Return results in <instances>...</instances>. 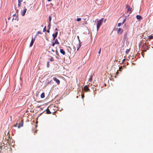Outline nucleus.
<instances>
[{"instance_id":"obj_1","label":"nucleus","mask_w":153,"mask_h":153,"mask_svg":"<svg viewBox=\"0 0 153 153\" xmlns=\"http://www.w3.org/2000/svg\"><path fill=\"white\" fill-rule=\"evenodd\" d=\"M103 18H102L99 20H98L97 19L95 21V23L97 25V29L98 30L100 27V26L102 25V24L103 21Z\"/></svg>"},{"instance_id":"obj_2","label":"nucleus","mask_w":153,"mask_h":153,"mask_svg":"<svg viewBox=\"0 0 153 153\" xmlns=\"http://www.w3.org/2000/svg\"><path fill=\"white\" fill-rule=\"evenodd\" d=\"M142 49H143V52H146L147 50L149 49L148 46L146 45V43L143 46Z\"/></svg>"},{"instance_id":"obj_3","label":"nucleus","mask_w":153,"mask_h":153,"mask_svg":"<svg viewBox=\"0 0 153 153\" xmlns=\"http://www.w3.org/2000/svg\"><path fill=\"white\" fill-rule=\"evenodd\" d=\"M126 8H127V11L128 12H129V13H131L132 11V8L131 7H130L127 4L126 6Z\"/></svg>"},{"instance_id":"obj_4","label":"nucleus","mask_w":153,"mask_h":153,"mask_svg":"<svg viewBox=\"0 0 153 153\" xmlns=\"http://www.w3.org/2000/svg\"><path fill=\"white\" fill-rule=\"evenodd\" d=\"M24 8V9L21 12V14L22 16H24L25 15V13L27 10L25 7Z\"/></svg>"},{"instance_id":"obj_5","label":"nucleus","mask_w":153,"mask_h":153,"mask_svg":"<svg viewBox=\"0 0 153 153\" xmlns=\"http://www.w3.org/2000/svg\"><path fill=\"white\" fill-rule=\"evenodd\" d=\"M18 16L16 14H14L13 16V18L12 19V21H13V20H18Z\"/></svg>"},{"instance_id":"obj_6","label":"nucleus","mask_w":153,"mask_h":153,"mask_svg":"<svg viewBox=\"0 0 153 153\" xmlns=\"http://www.w3.org/2000/svg\"><path fill=\"white\" fill-rule=\"evenodd\" d=\"M53 80L55 81V82L56 83H57L58 84H60V81L58 79H57L56 78L53 77Z\"/></svg>"},{"instance_id":"obj_7","label":"nucleus","mask_w":153,"mask_h":153,"mask_svg":"<svg viewBox=\"0 0 153 153\" xmlns=\"http://www.w3.org/2000/svg\"><path fill=\"white\" fill-rule=\"evenodd\" d=\"M84 90L85 92L89 91L90 90L87 85H85L84 88Z\"/></svg>"},{"instance_id":"obj_8","label":"nucleus","mask_w":153,"mask_h":153,"mask_svg":"<svg viewBox=\"0 0 153 153\" xmlns=\"http://www.w3.org/2000/svg\"><path fill=\"white\" fill-rule=\"evenodd\" d=\"M58 34V32H56L54 34H53L52 36L53 37V39L54 40L55 38L56 37Z\"/></svg>"},{"instance_id":"obj_9","label":"nucleus","mask_w":153,"mask_h":153,"mask_svg":"<svg viewBox=\"0 0 153 153\" xmlns=\"http://www.w3.org/2000/svg\"><path fill=\"white\" fill-rule=\"evenodd\" d=\"M23 126V121H21V122L18 124V128H20L21 127Z\"/></svg>"},{"instance_id":"obj_10","label":"nucleus","mask_w":153,"mask_h":153,"mask_svg":"<svg viewBox=\"0 0 153 153\" xmlns=\"http://www.w3.org/2000/svg\"><path fill=\"white\" fill-rule=\"evenodd\" d=\"M123 32V30L121 28H119L117 30L118 34H121Z\"/></svg>"},{"instance_id":"obj_11","label":"nucleus","mask_w":153,"mask_h":153,"mask_svg":"<svg viewBox=\"0 0 153 153\" xmlns=\"http://www.w3.org/2000/svg\"><path fill=\"white\" fill-rule=\"evenodd\" d=\"M126 19H124L122 23H120L118 24L117 26L119 27H120L121 25H123L125 22Z\"/></svg>"},{"instance_id":"obj_12","label":"nucleus","mask_w":153,"mask_h":153,"mask_svg":"<svg viewBox=\"0 0 153 153\" xmlns=\"http://www.w3.org/2000/svg\"><path fill=\"white\" fill-rule=\"evenodd\" d=\"M35 40V39L34 38V39H32L31 40V42L30 43V47H31L33 45L34 42Z\"/></svg>"},{"instance_id":"obj_13","label":"nucleus","mask_w":153,"mask_h":153,"mask_svg":"<svg viewBox=\"0 0 153 153\" xmlns=\"http://www.w3.org/2000/svg\"><path fill=\"white\" fill-rule=\"evenodd\" d=\"M136 18L137 19L141 20L143 18L141 16L137 15L136 16Z\"/></svg>"},{"instance_id":"obj_14","label":"nucleus","mask_w":153,"mask_h":153,"mask_svg":"<svg viewBox=\"0 0 153 153\" xmlns=\"http://www.w3.org/2000/svg\"><path fill=\"white\" fill-rule=\"evenodd\" d=\"M81 46V44L80 43H79L78 45H76L77 51H78L79 49Z\"/></svg>"},{"instance_id":"obj_15","label":"nucleus","mask_w":153,"mask_h":153,"mask_svg":"<svg viewBox=\"0 0 153 153\" xmlns=\"http://www.w3.org/2000/svg\"><path fill=\"white\" fill-rule=\"evenodd\" d=\"M60 53H62L63 55L65 54V52L63 49H60Z\"/></svg>"},{"instance_id":"obj_16","label":"nucleus","mask_w":153,"mask_h":153,"mask_svg":"<svg viewBox=\"0 0 153 153\" xmlns=\"http://www.w3.org/2000/svg\"><path fill=\"white\" fill-rule=\"evenodd\" d=\"M46 113L47 114H51V112L50 111V110L48 108H47L46 109Z\"/></svg>"},{"instance_id":"obj_17","label":"nucleus","mask_w":153,"mask_h":153,"mask_svg":"<svg viewBox=\"0 0 153 153\" xmlns=\"http://www.w3.org/2000/svg\"><path fill=\"white\" fill-rule=\"evenodd\" d=\"M127 35V33H126L124 36V39L125 40H127L128 39Z\"/></svg>"},{"instance_id":"obj_18","label":"nucleus","mask_w":153,"mask_h":153,"mask_svg":"<svg viewBox=\"0 0 153 153\" xmlns=\"http://www.w3.org/2000/svg\"><path fill=\"white\" fill-rule=\"evenodd\" d=\"M40 97L41 98H44L45 97V93L44 92L42 93Z\"/></svg>"},{"instance_id":"obj_19","label":"nucleus","mask_w":153,"mask_h":153,"mask_svg":"<svg viewBox=\"0 0 153 153\" xmlns=\"http://www.w3.org/2000/svg\"><path fill=\"white\" fill-rule=\"evenodd\" d=\"M148 39H153V36L152 35H149L148 36Z\"/></svg>"},{"instance_id":"obj_20","label":"nucleus","mask_w":153,"mask_h":153,"mask_svg":"<svg viewBox=\"0 0 153 153\" xmlns=\"http://www.w3.org/2000/svg\"><path fill=\"white\" fill-rule=\"evenodd\" d=\"M56 44H59V42H58V39H56L55 40V42H54Z\"/></svg>"},{"instance_id":"obj_21","label":"nucleus","mask_w":153,"mask_h":153,"mask_svg":"<svg viewBox=\"0 0 153 153\" xmlns=\"http://www.w3.org/2000/svg\"><path fill=\"white\" fill-rule=\"evenodd\" d=\"M52 19V17L51 16H49V22L50 23H51V22Z\"/></svg>"},{"instance_id":"obj_22","label":"nucleus","mask_w":153,"mask_h":153,"mask_svg":"<svg viewBox=\"0 0 153 153\" xmlns=\"http://www.w3.org/2000/svg\"><path fill=\"white\" fill-rule=\"evenodd\" d=\"M42 33L40 31H38L37 32V33H36V35H38V34H42Z\"/></svg>"},{"instance_id":"obj_23","label":"nucleus","mask_w":153,"mask_h":153,"mask_svg":"<svg viewBox=\"0 0 153 153\" xmlns=\"http://www.w3.org/2000/svg\"><path fill=\"white\" fill-rule=\"evenodd\" d=\"M123 67L122 66L120 67L119 68V71H121V70L122 69H123Z\"/></svg>"},{"instance_id":"obj_24","label":"nucleus","mask_w":153,"mask_h":153,"mask_svg":"<svg viewBox=\"0 0 153 153\" xmlns=\"http://www.w3.org/2000/svg\"><path fill=\"white\" fill-rule=\"evenodd\" d=\"M50 60L51 61H53L54 60L53 59V58L52 57H51L50 59Z\"/></svg>"},{"instance_id":"obj_25","label":"nucleus","mask_w":153,"mask_h":153,"mask_svg":"<svg viewBox=\"0 0 153 153\" xmlns=\"http://www.w3.org/2000/svg\"><path fill=\"white\" fill-rule=\"evenodd\" d=\"M92 80V76L90 77L89 79V81H91Z\"/></svg>"},{"instance_id":"obj_26","label":"nucleus","mask_w":153,"mask_h":153,"mask_svg":"<svg viewBox=\"0 0 153 153\" xmlns=\"http://www.w3.org/2000/svg\"><path fill=\"white\" fill-rule=\"evenodd\" d=\"M46 26H45V27H44L43 30V31L44 32H45V31H46Z\"/></svg>"},{"instance_id":"obj_27","label":"nucleus","mask_w":153,"mask_h":153,"mask_svg":"<svg viewBox=\"0 0 153 153\" xmlns=\"http://www.w3.org/2000/svg\"><path fill=\"white\" fill-rule=\"evenodd\" d=\"M81 20V19L80 18H78L77 19V21L78 22H79Z\"/></svg>"},{"instance_id":"obj_28","label":"nucleus","mask_w":153,"mask_h":153,"mask_svg":"<svg viewBox=\"0 0 153 153\" xmlns=\"http://www.w3.org/2000/svg\"><path fill=\"white\" fill-rule=\"evenodd\" d=\"M82 94H81L82 98V99H83L84 97V94H82Z\"/></svg>"},{"instance_id":"obj_29","label":"nucleus","mask_w":153,"mask_h":153,"mask_svg":"<svg viewBox=\"0 0 153 153\" xmlns=\"http://www.w3.org/2000/svg\"><path fill=\"white\" fill-rule=\"evenodd\" d=\"M47 67L48 68L49 67V62L48 61L47 62Z\"/></svg>"},{"instance_id":"obj_30","label":"nucleus","mask_w":153,"mask_h":153,"mask_svg":"<svg viewBox=\"0 0 153 153\" xmlns=\"http://www.w3.org/2000/svg\"><path fill=\"white\" fill-rule=\"evenodd\" d=\"M48 27L49 28V29H50L51 28V23H49V24L48 26Z\"/></svg>"},{"instance_id":"obj_31","label":"nucleus","mask_w":153,"mask_h":153,"mask_svg":"<svg viewBox=\"0 0 153 153\" xmlns=\"http://www.w3.org/2000/svg\"><path fill=\"white\" fill-rule=\"evenodd\" d=\"M129 51V50L128 49L126 50V53H128V52Z\"/></svg>"},{"instance_id":"obj_32","label":"nucleus","mask_w":153,"mask_h":153,"mask_svg":"<svg viewBox=\"0 0 153 153\" xmlns=\"http://www.w3.org/2000/svg\"><path fill=\"white\" fill-rule=\"evenodd\" d=\"M18 2L19 3H21L23 1L22 0H18Z\"/></svg>"},{"instance_id":"obj_33","label":"nucleus","mask_w":153,"mask_h":153,"mask_svg":"<svg viewBox=\"0 0 153 153\" xmlns=\"http://www.w3.org/2000/svg\"><path fill=\"white\" fill-rule=\"evenodd\" d=\"M101 48H100V50H99V51H98V53L99 54H100V52H101Z\"/></svg>"},{"instance_id":"obj_34","label":"nucleus","mask_w":153,"mask_h":153,"mask_svg":"<svg viewBox=\"0 0 153 153\" xmlns=\"http://www.w3.org/2000/svg\"><path fill=\"white\" fill-rule=\"evenodd\" d=\"M21 5V3H19L18 4V7H20Z\"/></svg>"},{"instance_id":"obj_35","label":"nucleus","mask_w":153,"mask_h":153,"mask_svg":"<svg viewBox=\"0 0 153 153\" xmlns=\"http://www.w3.org/2000/svg\"><path fill=\"white\" fill-rule=\"evenodd\" d=\"M82 19H83L84 21L88 20V19H87L86 18H82Z\"/></svg>"},{"instance_id":"obj_36","label":"nucleus","mask_w":153,"mask_h":153,"mask_svg":"<svg viewBox=\"0 0 153 153\" xmlns=\"http://www.w3.org/2000/svg\"><path fill=\"white\" fill-rule=\"evenodd\" d=\"M55 44H56L54 42H53L52 43V46L53 47H54Z\"/></svg>"},{"instance_id":"obj_37","label":"nucleus","mask_w":153,"mask_h":153,"mask_svg":"<svg viewBox=\"0 0 153 153\" xmlns=\"http://www.w3.org/2000/svg\"><path fill=\"white\" fill-rule=\"evenodd\" d=\"M93 88L94 91H96V88H95L94 87H93Z\"/></svg>"},{"instance_id":"obj_38","label":"nucleus","mask_w":153,"mask_h":153,"mask_svg":"<svg viewBox=\"0 0 153 153\" xmlns=\"http://www.w3.org/2000/svg\"><path fill=\"white\" fill-rule=\"evenodd\" d=\"M118 74V71H117L116 72V75H117Z\"/></svg>"},{"instance_id":"obj_39","label":"nucleus","mask_w":153,"mask_h":153,"mask_svg":"<svg viewBox=\"0 0 153 153\" xmlns=\"http://www.w3.org/2000/svg\"><path fill=\"white\" fill-rule=\"evenodd\" d=\"M141 54L143 57H144V55L143 54V53L142 52L141 53Z\"/></svg>"},{"instance_id":"obj_40","label":"nucleus","mask_w":153,"mask_h":153,"mask_svg":"<svg viewBox=\"0 0 153 153\" xmlns=\"http://www.w3.org/2000/svg\"><path fill=\"white\" fill-rule=\"evenodd\" d=\"M47 32H48V33H49L50 32V31L49 30H48L47 31Z\"/></svg>"},{"instance_id":"obj_41","label":"nucleus","mask_w":153,"mask_h":153,"mask_svg":"<svg viewBox=\"0 0 153 153\" xmlns=\"http://www.w3.org/2000/svg\"><path fill=\"white\" fill-rule=\"evenodd\" d=\"M87 24V22H85V23H84V24Z\"/></svg>"},{"instance_id":"obj_42","label":"nucleus","mask_w":153,"mask_h":153,"mask_svg":"<svg viewBox=\"0 0 153 153\" xmlns=\"http://www.w3.org/2000/svg\"><path fill=\"white\" fill-rule=\"evenodd\" d=\"M125 59H124L123 60V62H124L125 61Z\"/></svg>"},{"instance_id":"obj_43","label":"nucleus","mask_w":153,"mask_h":153,"mask_svg":"<svg viewBox=\"0 0 153 153\" xmlns=\"http://www.w3.org/2000/svg\"><path fill=\"white\" fill-rule=\"evenodd\" d=\"M51 51L53 52H54V51L53 49H52Z\"/></svg>"},{"instance_id":"obj_44","label":"nucleus","mask_w":153,"mask_h":153,"mask_svg":"<svg viewBox=\"0 0 153 153\" xmlns=\"http://www.w3.org/2000/svg\"><path fill=\"white\" fill-rule=\"evenodd\" d=\"M55 30L56 31L58 30V29L57 28H56L55 29Z\"/></svg>"},{"instance_id":"obj_45","label":"nucleus","mask_w":153,"mask_h":153,"mask_svg":"<svg viewBox=\"0 0 153 153\" xmlns=\"http://www.w3.org/2000/svg\"><path fill=\"white\" fill-rule=\"evenodd\" d=\"M34 133H37V131H35L34 132Z\"/></svg>"},{"instance_id":"obj_46","label":"nucleus","mask_w":153,"mask_h":153,"mask_svg":"<svg viewBox=\"0 0 153 153\" xmlns=\"http://www.w3.org/2000/svg\"><path fill=\"white\" fill-rule=\"evenodd\" d=\"M52 0H48V1H51Z\"/></svg>"},{"instance_id":"obj_47","label":"nucleus","mask_w":153,"mask_h":153,"mask_svg":"<svg viewBox=\"0 0 153 153\" xmlns=\"http://www.w3.org/2000/svg\"><path fill=\"white\" fill-rule=\"evenodd\" d=\"M78 96H77L76 97V98H78Z\"/></svg>"},{"instance_id":"obj_48","label":"nucleus","mask_w":153,"mask_h":153,"mask_svg":"<svg viewBox=\"0 0 153 153\" xmlns=\"http://www.w3.org/2000/svg\"><path fill=\"white\" fill-rule=\"evenodd\" d=\"M74 48H75V46H74Z\"/></svg>"}]
</instances>
